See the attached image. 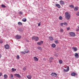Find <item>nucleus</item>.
Masks as SVG:
<instances>
[{"instance_id":"obj_1","label":"nucleus","mask_w":79,"mask_h":79,"mask_svg":"<svg viewBox=\"0 0 79 79\" xmlns=\"http://www.w3.org/2000/svg\"><path fill=\"white\" fill-rule=\"evenodd\" d=\"M68 14L69 13L68 12H65V17L67 20H69L70 19V18H71L70 15Z\"/></svg>"},{"instance_id":"obj_2","label":"nucleus","mask_w":79,"mask_h":79,"mask_svg":"<svg viewBox=\"0 0 79 79\" xmlns=\"http://www.w3.org/2000/svg\"><path fill=\"white\" fill-rule=\"evenodd\" d=\"M32 40H34L35 42H37L39 40V39L37 36H33L32 38Z\"/></svg>"},{"instance_id":"obj_3","label":"nucleus","mask_w":79,"mask_h":79,"mask_svg":"<svg viewBox=\"0 0 79 79\" xmlns=\"http://www.w3.org/2000/svg\"><path fill=\"white\" fill-rule=\"evenodd\" d=\"M69 34L71 35V36H72V37H74V36H76V34H75V33L74 32H70Z\"/></svg>"},{"instance_id":"obj_4","label":"nucleus","mask_w":79,"mask_h":79,"mask_svg":"<svg viewBox=\"0 0 79 79\" xmlns=\"http://www.w3.org/2000/svg\"><path fill=\"white\" fill-rule=\"evenodd\" d=\"M16 39H20L21 38V35H17L15 36Z\"/></svg>"},{"instance_id":"obj_5","label":"nucleus","mask_w":79,"mask_h":79,"mask_svg":"<svg viewBox=\"0 0 79 79\" xmlns=\"http://www.w3.org/2000/svg\"><path fill=\"white\" fill-rule=\"evenodd\" d=\"M51 76H53V77H56L57 76V74L55 73H52L51 74Z\"/></svg>"},{"instance_id":"obj_6","label":"nucleus","mask_w":79,"mask_h":79,"mask_svg":"<svg viewBox=\"0 0 79 79\" xmlns=\"http://www.w3.org/2000/svg\"><path fill=\"white\" fill-rule=\"evenodd\" d=\"M44 43V42L43 41H41L40 42H38L37 43V45H41L42 44H43Z\"/></svg>"},{"instance_id":"obj_7","label":"nucleus","mask_w":79,"mask_h":79,"mask_svg":"<svg viewBox=\"0 0 79 79\" xmlns=\"http://www.w3.org/2000/svg\"><path fill=\"white\" fill-rule=\"evenodd\" d=\"M69 66L67 67V69H64V72H67V71H69Z\"/></svg>"},{"instance_id":"obj_8","label":"nucleus","mask_w":79,"mask_h":79,"mask_svg":"<svg viewBox=\"0 0 79 79\" xmlns=\"http://www.w3.org/2000/svg\"><path fill=\"white\" fill-rule=\"evenodd\" d=\"M14 75L16 77H19V78H20V77H21V76H20V75L18 74H14Z\"/></svg>"},{"instance_id":"obj_9","label":"nucleus","mask_w":79,"mask_h":79,"mask_svg":"<svg viewBox=\"0 0 79 79\" xmlns=\"http://www.w3.org/2000/svg\"><path fill=\"white\" fill-rule=\"evenodd\" d=\"M34 59L35 61L36 62L39 61V59H38V58H37L36 57H34Z\"/></svg>"},{"instance_id":"obj_10","label":"nucleus","mask_w":79,"mask_h":79,"mask_svg":"<svg viewBox=\"0 0 79 79\" xmlns=\"http://www.w3.org/2000/svg\"><path fill=\"white\" fill-rule=\"evenodd\" d=\"M72 48L74 52H76L77 51V49L76 47H73Z\"/></svg>"},{"instance_id":"obj_11","label":"nucleus","mask_w":79,"mask_h":79,"mask_svg":"<svg viewBox=\"0 0 79 79\" xmlns=\"http://www.w3.org/2000/svg\"><path fill=\"white\" fill-rule=\"evenodd\" d=\"M74 56L76 57V58H78V56H79V55H78L77 53H75L74 54Z\"/></svg>"},{"instance_id":"obj_12","label":"nucleus","mask_w":79,"mask_h":79,"mask_svg":"<svg viewBox=\"0 0 79 79\" xmlns=\"http://www.w3.org/2000/svg\"><path fill=\"white\" fill-rule=\"evenodd\" d=\"M71 75H72V76H75L77 75V74L74 72H73L71 73Z\"/></svg>"},{"instance_id":"obj_13","label":"nucleus","mask_w":79,"mask_h":79,"mask_svg":"<svg viewBox=\"0 0 79 79\" xmlns=\"http://www.w3.org/2000/svg\"><path fill=\"white\" fill-rule=\"evenodd\" d=\"M49 39L50 40V41H53V37L51 36L49 38Z\"/></svg>"},{"instance_id":"obj_14","label":"nucleus","mask_w":79,"mask_h":79,"mask_svg":"<svg viewBox=\"0 0 79 79\" xmlns=\"http://www.w3.org/2000/svg\"><path fill=\"white\" fill-rule=\"evenodd\" d=\"M5 47L6 49H8V48H9V45H8V44H6L5 46Z\"/></svg>"},{"instance_id":"obj_15","label":"nucleus","mask_w":79,"mask_h":79,"mask_svg":"<svg viewBox=\"0 0 79 79\" xmlns=\"http://www.w3.org/2000/svg\"><path fill=\"white\" fill-rule=\"evenodd\" d=\"M60 5H64V2L63 1H60Z\"/></svg>"},{"instance_id":"obj_16","label":"nucleus","mask_w":79,"mask_h":79,"mask_svg":"<svg viewBox=\"0 0 79 79\" xmlns=\"http://www.w3.org/2000/svg\"><path fill=\"white\" fill-rule=\"evenodd\" d=\"M56 6L58 8H61V6L59 5V4H56Z\"/></svg>"},{"instance_id":"obj_17","label":"nucleus","mask_w":79,"mask_h":79,"mask_svg":"<svg viewBox=\"0 0 79 79\" xmlns=\"http://www.w3.org/2000/svg\"><path fill=\"white\" fill-rule=\"evenodd\" d=\"M51 47H52V48H55L56 47V44H52Z\"/></svg>"},{"instance_id":"obj_18","label":"nucleus","mask_w":79,"mask_h":79,"mask_svg":"<svg viewBox=\"0 0 79 79\" xmlns=\"http://www.w3.org/2000/svg\"><path fill=\"white\" fill-rule=\"evenodd\" d=\"M53 60V57H50L49 59V62L52 63V60Z\"/></svg>"},{"instance_id":"obj_19","label":"nucleus","mask_w":79,"mask_h":79,"mask_svg":"<svg viewBox=\"0 0 79 79\" xmlns=\"http://www.w3.org/2000/svg\"><path fill=\"white\" fill-rule=\"evenodd\" d=\"M27 78L29 79H31L32 78V77L29 75H28L27 76Z\"/></svg>"},{"instance_id":"obj_20","label":"nucleus","mask_w":79,"mask_h":79,"mask_svg":"<svg viewBox=\"0 0 79 79\" xmlns=\"http://www.w3.org/2000/svg\"><path fill=\"white\" fill-rule=\"evenodd\" d=\"M37 48L38 50H42V48L40 47L39 46L37 47Z\"/></svg>"},{"instance_id":"obj_21","label":"nucleus","mask_w":79,"mask_h":79,"mask_svg":"<svg viewBox=\"0 0 79 79\" xmlns=\"http://www.w3.org/2000/svg\"><path fill=\"white\" fill-rule=\"evenodd\" d=\"M4 79H6L8 77V76L6 74H5L4 75Z\"/></svg>"},{"instance_id":"obj_22","label":"nucleus","mask_w":79,"mask_h":79,"mask_svg":"<svg viewBox=\"0 0 79 79\" xmlns=\"http://www.w3.org/2000/svg\"><path fill=\"white\" fill-rule=\"evenodd\" d=\"M74 10L75 11H77V10H78V7H75Z\"/></svg>"},{"instance_id":"obj_23","label":"nucleus","mask_w":79,"mask_h":79,"mask_svg":"<svg viewBox=\"0 0 79 79\" xmlns=\"http://www.w3.org/2000/svg\"><path fill=\"white\" fill-rule=\"evenodd\" d=\"M23 30L24 28H22L19 30V31H20V32H23Z\"/></svg>"},{"instance_id":"obj_24","label":"nucleus","mask_w":79,"mask_h":79,"mask_svg":"<svg viewBox=\"0 0 79 79\" xmlns=\"http://www.w3.org/2000/svg\"><path fill=\"white\" fill-rule=\"evenodd\" d=\"M59 62L60 64H62L63 63V61L62 60H59Z\"/></svg>"},{"instance_id":"obj_25","label":"nucleus","mask_w":79,"mask_h":79,"mask_svg":"<svg viewBox=\"0 0 79 79\" xmlns=\"http://www.w3.org/2000/svg\"><path fill=\"white\" fill-rule=\"evenodd\" d=\"M12 71H11V72H13L14 71H16V69L14 68H12Z\"/></svg>"},{"instance_id":"obj_26","label":"nucleus","mask_w":79,"mask_h":79,"mask_svg":"<svg viewBox=\"0 0 79 79\" xmlns=\"http://www.w3.org/2000/svg\"><path fill=\"white\" fill-rule=\"evenodd\" d=\"M69 6L71 8H74V6L73 5H69Z\"/></svg>"},{"instance_id":"obj_27","label":"nucleus","mask_w":79,"mask_h":79,"mask_svg":"<svg viewBox=\"0 0 79 79\" xmlns=\"http://www.w3.org/2000/svg\"><path fill=\"white\" fill-rule=\"evenodd\" d=\"M26 19V18H23L22 19L23 21V22H26L27 21Z\"/></svg>"},{"instance_id":"obj_28","label":"nucleus","mask_w":79,"mask_h":79,"mask_svg":"<svg viewBox=\"0 0 79 79\" xmlns=\"http://www.w3.org/2000/svg\"><path fill=\"white\" fill-rule=\"evenodd\" d=\"M54 42L55 43V44H58V41L57 40H55Z\"/></svg>"},{"instance_id":"obj_29","label":"nucleus","mask_w":79,"mask_h":79,"mask_svg":"<svg viewBox=\"0 0 79 79\" xmlns=\"http://www.w3.org/2000/svg\"><path fill=\"white\" fill-rule=\"evenodd\" d=\"M18 24L19 25L21 26V25H23V23L21 22H19L18 23Z\"/></svg>"},{"instance_id":"obj_30","label":"nucleus","mask_w":79,"mask_h":79,"mask_svg":"<svg viewBox=\"0 0 79 79\" xmlns=\"http://www.w3.org/2000/svg\"><path fill=\"white\" fill-rule=\"evenodd\" d=\"M24 52H25V53H29V51L27 50H25L24 51Z\"/></svg>"},{"instance_id":"obj_31","label":"nucleus","mask_w":79,"mask_h":79,"mask_svg":"<svg viewBox=\"0 0 79 79\" xmlns=\"http://www.w3.org/2000/svg\"><path fill=\"white\" fill-rule=\"evenodd\" d=\"M59 19L60 20H62L63 19V17L61 16H60L59 17Z\"/></svg>"},{"instance_id":"obj_32","label":"nucleus","mask_w":79,"mask_h":79,"mask_svg":"<svg viewBox=\"0 0 79 79\" xmlns=\"http://www.w3.org/2000/svg\"><path fill=\"white\" fill-rule=\"evenodd\" d=\"M1 6L2 7V8H6V6L3 4H2Z\"/></svg>"},{"instance_id":"obj_33","label":"nucleus","mask_w":79,"mask_h":79,"mask_svg":"<svg viewBox=\"0 0 79 79\" xmlns=\"http://www.w3.org/2000/svg\"><path fill=\"white\" fill-rule=\"evenodd\" d=\"M63 24L64 25V26H67V23H66V22H64L63 23Z\"/></svg>"},{"instance_id":"obj_34","label":"nucleus","mask_w":79,"mask_h":79,"mask_svg":"<svg viewBox=\"0 0 79 79\" xmlns=\"http://www.w3.org/2000/svg\"><path fill=\"white\" fill-rule=\"evenodd\" d=\"M63 31H63V29H61L60 30V32H63Z\"/></svg>"},{"instance_id":"obj_35","label":"nucleus","mask_w":79,"mask_h":79,"mask_svg":"<svg viewBox=\"0 0 79 79\" xmlns=\"http://www.w3.org/2000/svg\"><path fill=\"white\" fill-rule=\"evenodd\" d=\"M16 57L18 60H19V55H17Z\"/></svg>"},{"instance_id":"obj_36","label":"nucleus","mask_w":79,"mask_h":79,"mask_svg":"<svg viewBox=\"0 0 79 79\" xmlns=\"http://www.w3.org/2000/svg\"><path fill=\"white\" fill-rule=\"evenodd\" d=\"M19 13L20 14V15H23V12H22L21 11L19 12Z\"/></svg>"},{"instance_id":"obj_37","label":"nucleus","mask_w":79,"mask_h":79,"mask_svg":"<svg viewBox=\"0 0 79 79\" xmlns=\"http://www.w3.org/2000/svg\"><path fill=\"white\" fill-rule=\"evenodd\" d=\"M60 24L61 26H63V23H61Z\"/></svg>"},{"instance_id":"obj_38","label":"nucleus","mask_w":79,"mask_h":79,"mask_svg":"<svg viewBox=\"0 0 79 79\" xmlns=\"http://www.w3.org/2000/svg\"><path fill=\"white\" fill-rule=\"evenodd\" d=\"M23 71H26V68L24 67L23 69Z\"/></svg>"},{"instance_id":"obj_39","label":"nucleus","mask_w":79,"mask_h":79,"mask_svg":"<svg viewBox=\"0 0 79 79\" xmlns=\"http://www.w3.org/2000/svg\"><path fill=\"white\" fill-rule=\"evenodd\" d=\"M21 53L22 54H25V53L23 51H22L21 52Z\"/></svg>"},{"instance_id":"obj_40","label":"nucleus","mask_w":79,"mask_h":79,"mask_svg":"<svg viewBox=\"0 0 79 79\" xmlns=\"http://www.w3.org/2000/svg\"><path fill=\"white\" fill-rule=\"evenodd\" d=\"M3 41L0 40V44H2V43H3Z\"/></svg>"},{"instance_id":"obj_41","label":"nucleus","mask_w":79,"mask_h":79,"mask_svg":"<svg viewBox=\"0 0 79 79\" xmlns=\"http://www.w3.org/2000/svg\"><path fill=\"white\" fill-rule=\"evenodd\" d=\"M10 77L11 78H13V74H10Z\"/></svg>"},{"instance_id":"obj_42","label":"nucleus","mask_w":79,"mask_h":79,"mask_svg":"<svg viewBox=\"0 0 79 79\" xmlns=\"http://www.w3.org/2000/svg\"><path fill=\"white\" fill-rule=\"evenodd\" d=\"M76 15H77V16H79V12H77V14Z\"/></svg>"},{"instance_id":"obj_43","label":"nucleus","mask_w":79,"mask_h":79,"mask_svg":"<svg viewBox=\"0 0 79 79\" xmlns=\"http://www.w3.org/2000/svg\"><path fill=\"white\" fill-rule=\"evenodd\" d=\"M66 29L68 31H69V29H70V28H69V27L67 28Z\"/></svg>"},{"instance_id":"obj_44","label":"nucleus","mask_w":79,"mask_h":79,"mask_svg":"<svg viewBox=\"0 0 79 79\" xmlns=\"http://www.w3.org/2000/svg\"><path fill=\"white\" fill-rule=\"evenodd\" d=\"M38 26H40V23H38Z\"/></svg>"},{"instance_id":"obj_45","label":"nucleus","mask_w":79,"mask_h":79,"mask_svg":"<svg viewBox=\"0 0 79 79\" xmlns=\"http://www.w3.org/2000/svg\"><path fill=\"white\" fill-rule=\"evenodd\" d=\"M2 75V73H0V77Z\"/></svg>"},{"instance_id":"obj_46","label":"nucleus","mask_w":79,"mask_h":79,"mask_svg":"<svg viewBox=\"0 0 79 79\" xmlns=\"http://www.w3.org/2000/svg\"><path fill=\"white\" fill-rule=\"evenodd\" d=\"M79 31V29H76V31Z\"/></svg>"},{"instance_id":"obj_47","label":"nucleus","mask_w":79,"mask_h":79,"mask_svg":"<svg viewBox=\"0 0 79 79\" xmlns=\"http://www.w3.org/2000/svg\"><path fill=\"white\" fill-rule=\"evenodd\" d=\"M2 57V54H0V58Z\"/></svg>"},{"instance_id":"obj_48","label":"nucleus","mask_w":79,"mask_h":79,"mask_svg":"<svg viewBox=\"0 0 79 79\" xmlns=\"http://www.w3.org/2000/svg\"><path fill=\"white\" fill-rule=\"evenodd\" d=\"M54 56H58V55H55Z\"/></svg>"},{"instance_id":"obj_49","label":"nucleus","mask_w":79,"mask_h":79,"mask_svg":"<svg viewBox=\"0 0 79 79\" xmlns=\"http://www.w3.org/2000/svg\"><path fill=\"white\" fill-rule=\"evenodd\" d=\"M78 28H79V26H78Z\"/></svg>"},{"instance_id":"obj_50","label":"nucleus","mask_w":79,"mask_h":79,"mask_svg":"<svg viewBox=\"0 0 79 79\" xmlns=\"http://www.w3.org/2000/svg\"><path fill=\"white\" fill-rule=\"evenodd\" d=\"M65 68H66V67H65Z\"/></svg>"}]
</instances>
